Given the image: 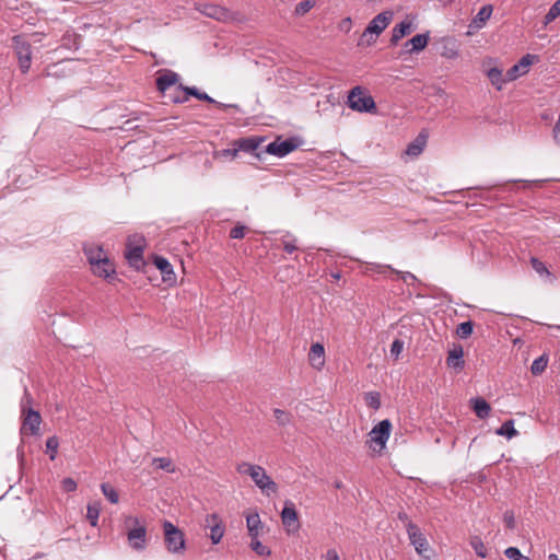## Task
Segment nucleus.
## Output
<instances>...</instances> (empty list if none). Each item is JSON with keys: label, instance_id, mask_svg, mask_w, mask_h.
I'll return each instance as SVG.
<instances>
[{"label": "nucleus", "instance_id": "1", "mask_svg": "<svg viewBox=\"0 0 560 560\" xmlns=\"http://www.w3.org/2000/svg\"><path fill=\"white\" fill-rule=\"evenodd\" d=\"M127 539L129 546L136 551H143L147 548V528L137 516L125 518Z\"/></svg>", "mask_w": 560, "mask_h": 560}, {"label": "nucleus", "instance_id": "2", "mask_svg": "<svg viewBox=\"0 0 560 560\" xmlns=\"http://www.w3.org/2000/svg\"><path fill=\"white\" fill-rule=\"evenodd\" d=\"M144 240L140 235H130L127 240L125 257L128 264L136 270H141L145 266L143 258Z\"/></svg>", "mask_w": 560, "mask_h": 560}, {"label": "nucleus", "instance_id": "3", "mask_svg": "<svg viewBox=\"0 0 560 560\" xmlns=\"http://www.w3.org/2000/svg\"><path fill=\"white\" fill-rule=\"evenodd\" d=\"M32 397L25 390L24 400L22 401V412H23V423L21 427V434H31V435H38L39 434V425L42 423V416L38 411L28 408L25 409V402L31 404Z\"/></svg>", "mask_w": 560, "mask_h": 560}, {"label": "nucleus", "instance_id": "4", "mask_svg": "<svg viewBox=\"0 0 560 560\" xmlns=\"http://www.w3.org/2000/svg\"><path fill=\"white\" fill-rule=\"evenodd\" d=\"M348 105L351 109L360 113H372L376 109L373 97L365 94L361 86L351 89L348 95Z\"/></svg>", "mask_w": 560, "mask_h": 560}, {"label": "nucleus", "instance_id": "5", "mask_svg": "<svg viewBox=\"0 0 560 560\" xmlns=\"http://www.w3.org/2000/svg\"><path fill=\"white\" fill-rule=\"evenodd\" d=\"M164 542L172 553H182L185 550L184 533L168 521L163 523Z\"/></svg>", "mask_w": 560, "mask_h": 560}, {"label": "nucleus", "instance_id": "6", "mask_svg": "<svg viewBox=\"0 0 560 560\" xmlns=\"http://www.w3.org/2000/svg\"><path fill=\"white\" fill-rule=\"evenodd\" d=\"M12 46L15 56L19 60L20 69L26 73L31 68L32 62V46L22 35H16L12 38Z\"/></svg>", "mask_w": 560, "mask_h": 560}, {"label": "nucleus", "instance_id": "7", "mask_svg": "<svg viewBox=\"0 0 560 560\" xmlns=\"http://www.w3.org/2000/svg\"><path fill=\"white\" fill-rule=\"evenodd\" d=\"M392 18V12L385 11L378 13L364 30L362 39L368 38L366 44L372 45L375 42V38L388 26Z\"/></svg>", "mask_w": 560, "mask_h": 560}, {"label": "nucleus", "instance_id": "8", "mask_svg": "<svg viewBox=\"0 0 560 560\" xmlns=\"http://www.w3.org/2000/svg\"><path fill=\"white\" fill-rule=\"evenodd\" d=\"M392 423L388 419L380 421L369 433L370 447L374 452H381L385 448L386 442L389 439Z\"/></svg>", "mask_w": 560, "mask_h": 560}, {"label": "nucleus", "instance_id": "9", "mask_svg": "<svg viewBox=\"0 0 560 560\" xmlns=\"http://www.w3.org/2000/svg\"><path fill=\"white\" fill-rule=\"evenodd\" d=\"M300 142L295 138H289L285 140H277L270 142L266 145L264 152L276 155L278 158H283L294 151L299 147Z\"/></svg>", "mask_w": 560, "mask_h": 560}, {"label": "nucleus", "instance_id": "10", "mask_svg": "<svg viewBox=\"0 0 560 560\" xmlns=\"http://www.w3.org/2000/svg\"><path fill=\"white\" fill-rule=\"evenodd\" d=\"M252 480L266 495L278 491V485L267 475L265 468L261 466L253 474Z\"/></svg>", "mask_w": 560, "mask_h": 560}, {"label": "nucleus", "instance_id": "11", "mask_svg": "<svg viewBox=\"0 0 560 560\" xmlns=\"http://www.w3.org/2000/svg\"><path fill=\"white\" fill-rule=\"evenodd\" d=\"M281 521L289 534L295 533L300 528L298 512L291 501H287L281 512Z\"/></svg>", "mask_w": 560, "mask_h": 560}, {"label": "nucleus", "instance_id": "12", "mask_svg": "<svg viewBox=\"0 0 560 560\" xmlns=\"http://www.w3.org/2000/svg\"><path fill=\"white\" fill-rule=\"evenodd\" d=\"M179 75L168 69L161 70L158 72V78L155 80L156 89L160 93L165 95L166 91L172 86H176L179 84Z\"/></svg>", "mask_w": 560, "mask_h": 560}, {"label": "nucleus", "instance_id": "13", "mask_svg": "<svg viewBox=\"0 0 560 560\" xmlns=\"http://www.w3.org/2000/svg\"><path fill=\"white\" fill-rule=\"evenodd\" d=\"M407 533L411 545L419 555L428 550V540L416 524L408 522Z\"/></svg>", "mask_w": 560, "mask_h": 560}, {"label": "nucleus", "instance_id": "14", "mask_svg": "<svg viewBox=\"0 0 560 560\" xmlns=\"http://www.w3.org/2000/svg\"><path fill=\"white\" fill-rule=\"evenodd\" d=\"M535 59H537V57L530 54L523 56L517 63L506 71V81H514L518 77L527 73L529 66L533 65Z\"/></svg>", "mask_w": 560, "mask_h": 560}, {"label": "nucleus", "instance_id": "15", "mask_svg": "<svg viewBox=\"0 0 560 560\" xmlns=\"http://www.w3.org/2000/svg\"><path fill=\"white\" fill-rule=\"evenodd\" d=\"M200 91L196 86H184L183 84H178L175 88L174 93L170 94V98L173 103H185L188 101L189 96H194L198 98Z\"/></svg>", "mask_w": 560, "mask_h": 560}, {"label": "nucleus", "instance_id": "16", "mask_svg": "<svg viewBox=\"0 0 560 560\" xmlns=\"http://www.w3.org/2000/svg\"><path fill=\"white\" fill-rule=\"evenodd\" d=\"M308 361L311 365L316 369L320 370L325 364V349L322 343H313L311 346L310 352H308Z\"/></svg>", "mask_w": 560, "mask_h": 560}, {"label": "nucleus", "instance_id": "17", "mask_svg": "<svg viewBox=\"0 0 560 560\" xmlns=\"http://www.w3.org/2000/svg\"><path fill=\"white\" fill-rule=\"evenodd\" d=\"M91 269L95 276L103 278H109L116 273L114 264L108 259V257L103 258L102 261L92 265Z\"/></svg>", "mask_w": 560, "mask_h": 560}, {"label": "nucleus", "instance_id": "18", "mask_svg": "<svg viewBox=\"0 0 560 560\" xmlns=\"http://www.w3.org/2000/svg\"><path fill=\"white\" fill-rule=\"evenodd\" d=\"M413 25L411 21L404 20L397 24L392 32L390 44L396 45L404 36L411 33Z\"/></svg>", "mask_w": 560, "mask_h": 560}, {"label": "nucleus", "instance_id": "19", "mask_svg": "<svg viewBox=\"0 0 560 560\" xmlns=\"http://www.w3.org/2000/svg\"><path fill=\"white\" fill-rule=\"evenodd\" d=\"M264 140L257 137L243 138L234 142V145H237L240 151H244L247 153H256L260 143Z\"/></svg>", "mask_w": 560, "mask_h": 560}, {"label": "nucleus", "instance_id": "20", "mask_svg": "<svg viewBox=\"0 0 560 560\" xmlns=\"http://www.w3.org/2000/svg\"><path fill=\"white\" fill-rule=\"evenodd\" d=\"M154 265L162 272L164 281L175 280L173 267L166 258L162 256H155Z\"/></svg>", "mask_w": 560, "mask_h": 560}, {"label": "nucleus", "instance_id": "21", "mask_svg": "<svg viewBox=\"0 0 560 560\" xmlns=\"http://www.w3.org/2000/svg\"><path fill=\"white\" fill-rule=\"evenodd\" d=\"M246 525H247L249 537L258 538V536L260 534V529L262 527V523H261L260 516L257 512L246 515Z\"/></svg>", "mask_w": 560, "mask_h": 560}, {"label": "nucleus", "instance_id": "22", "mask_svg": "<svg viewBox=\"0 0 560 560\" xmlns=\"http://www.w3.org/2000/svg\"><path fill=\"white\" fill-rule=\"evenodd\" d=\"M201 12L205 15L218 21L225 20L229 16V11L218 4H205Z\"/></svg>", "mask_w": 560, "mask_h": 560}, {"label": "nucleus", "instance_id": "23", "mask_svg": "<svg viewBox=\"0 0 560 560\" xmlns=\"http://www.w3.org/2000/svg\"><path fill=\"white\" fill-rule=\"evenodd\" d=\"M446 363L450 368L463 369L464 368V350L460 346L455 347L448 352Z\"/></svg>", "mask_w": 560, "mask_h": 560}, {"label": "nucleus", "instance_id": "24", "mask_svg": "<svg viewBox=\"0 0 560 560\" xmlns=\"http://www.w3.org/2000/svg\"><path fill=\"white\" fill-rule=\"evenodd\" d=\"M470 402L476 416L479 419H486L490 415L491 407L483 398H472Z\"/></svg>", "mask_w": 560, "mask_h": 560}, {"label": "nucleus", "instance_id": "25", "mask_svg": "<svg viewBox=\"0 0 560 560\" xmlns=\"http://www.w3.org/2000/svg\"><path fill=\"white\" fill-rule=\"evenodd\" d=\"M84 254L91 266L107 257L103 248L100 246H86L84 247Z\"/></svg>", "mask_w": 560, "mask_h": 560}, {"label": "nucleus", "instance_id": "26", "mask_svg": "<svg viewBox=\"0 0 560 560\" xmlns=\"http://www.w3.org/2000/svg\"><path fill=\"white\" fill-rule=\"evenodd\" d=\"M428 42H429L428 34H417L411 39L406 42L405 46L408 47L409 45H411V48L408 49L409 52L421 51L427 47Z\"/></svg>", "mask_w": 560, "mask_h": 560}, {"label": "nucleus", "instance_id": "27", "mask_svg": "<svg viewBox=\"0 0 560 560\" xmlns=\"http://www.w3.org/2000/svg\"><path fill=\"white\" fill-rule=\"evenodd\" d=\"M493 8L491 4H486L480 8L479 12L472 20L476 28H481L486 24V22L490 19L492 14Z\"/></svg>", "mask_w": 560, "mask_h": 560}, {"label": "nucleus", "instance_id": "28", "mask_svg": "<svg viewBox=\"0 0 560 560\" xmlns=\"http://www.w3.org/2000/svg\"><path fill=\"white\" fill-rule=\"evenodd\" d=\"M495 434L505 436L508 440H511L512 438L516 436L518 432L514 428V421L506 420L499 429H497Z\"/></svg>", "mask_w": 560, "mask_h": 560}, {"label": "nucleus", "instance_id": "29", "mask_svg": "<svg viewBox=\"0 0 560 560\" xmlns=\"http://www.w3.org/2000/svg\"><path fill=\"white\" fill-rule=\"evenodd\" d=\"M487 75L490 80V82L498 89V90H501L502 89V84L508 82L506 81V75L503 78L502 77V71L498 68H491L488 70L487 72Z\"/></svg>", "mask_w": 560, "mask_h": 560}, {"label": "nucleus", "instance_id": "30", "mask_svg": "<svg viewBox=\"0 0 560 560\" xmlns=\"http://www.w3.org/2000/svg\"><path fill=\"white\" fill-rule=\"evenodd\" d=\"M100 512L101 504L98 502L88 504L86 518L89 520L90 524L94 527L97 525Z\"/></svg>", "mask_w": 560, "mask_h": 560}, {"label": "nucleus", "instance_id": "31", "mask_svg": "<svg viewBox=\"0 0 560 560\" xmlns=\"http://www.w3.org/2000/svg\"><path fill=\"white\" fill-rule=\"evenodd\" d=\"M548 355L541 354L539 358L535 359L530 366V372L533 375H540L548 365Z\"/></svg>", "mask_w": 560, "mask_h": 560}, {"label": "nucleus", "instance_id": "32", "mask_svg": "<svg viewBox=\"0 0 560 560\" xmlns=\"http://www.w3.org/2000/svg\"><path fill=\"white\" fill-rule=\"evenodd\" d=\"M101 490L104 497L113 504L118 503L119 501V494L116 491L114 487H112L109 483L104 482L101 485Z\"/></svg>", "mask_w": 560, "mask_h": 560}, {"label": "nucleus", "instance_id": "33", "mask_svg": "<svg viewBox=\"0 0 560 560\" xmlns=\"http://www.w3.org/2000/svg\"><path fill=\"white\" fill-rule=\"evenodd\" d=\"M424 144H425L424 138L418 137L413 142H411L408 145L406 153L408 155L417 156L422 152Z\"/></svg>", "mask_w": 560, "mask_h": 560}, {"label": "nucleus", "instance_id": "34", "mask_svg": "<svg viewBox=\"0 0 560 560\" xmlns=\"http://www.w3.org/2000/svg\"><path fill=\"white\" fill-rule=\"evenodd\" d=\"M210 528V539L213 545H217L221 541L223 535H224V526L223 523H215Z\"/></svg>", "mask_w": 560, "mask_h": 560}, {"label": "nucleus", "instance_id": "35", "mask_svg": "<svg viewBox=\"0 0 560 560\" xmlns=\"http://www.w3.org/2000/svg\"><path fill=\"white\" fill-rule=\"evenodd\" d=\"M560 16V0H557L544 18V24L548 25Z\"/></svg>", "mask_w": 560, "mask_h": 560}, {"label": "nucleus", "instance_id": "36", "mask_svg": "<svg viewBox=\"0 0 560 560\" xmlns=\"http://www.w3.org/2000/svg\"><path fill=\"white\" fill-rule=\"evenodd\" d=\"M386 270H393V267L389 265H382L377 262H366L365 267L363 269L364 273L369 272H376V273H384Z\"/></svg>", "mask_w": 560, "mask_h": 560}, {"label": "nucleus", "instance_id": "37", "mask_svg": "<svg viewBox=\"0 0 560 560\" xmlns=\"http://www.w3.org/2000/svg\"><path fill=\"white\" fill-rule=\"evenodd\" d=\"M474 324L471 320L463 322L458 325L456 334L459 338L466 339L472 334Z\"/></svg>", "mask_w": 560, "mask_h": 560}, {"label": "nucleus", "instance_id": "38", "mask_svg": "<svg viewBox=\"0 0 560 560\" xmlns=\"http://www.w3.org/2000/svg\"><path fill=\"white\" fill-rule=\"evenodd\" d=\"M153 465H155L156 468L163 469L168 472H174L175 468L172 464V460L167 457H155L153 458Z\"/></svg>", "mask_w": 560, "mask_h": 560}, {"label": "nucleus", "instance_id": "39", "mask_svg": "<svg viewBox=\"0 0 560 560\" xmlns=\"http://www.w3.org/2000/svg\"><path fill=\"white\" fill-rule=\"evenodd\" d=\"M470 546L479 557H487V549L480 537L474 536L470 539Z\"/></svg>", "mask_w": 560, "mask_h": 560}, {"label": "nucleus", "instance_id": "40", "mask_svg": "<svg viewBox=\"0 0 560 560\" xmlns=\"http://www.w3.org/2000/svg\"><path fill=\"white\" fill-rule=\"evenodd\" d=\"M273 417L277 423L281 427H284L291 422V415L288 411L279 408L273 409Z\"/></svg>", "mask_w": 560, "mask_h": 560}, {"label": "nucleus", "instance_id": "41", "mask_svg": "<svg viewBox=\"0 0 560 560\" xmlns=\"http://www.w3.org/2000/svg\"><path fill=\"white\" fill-rule=\"evenodd\" d=\"M58 446H59V440L56 435L49 436L47 439L46 448L50 453L49 458L51 460H54L56 458Z\"/></svg>", "mask_w": 560, "mask_h": 560}, {"label": "nucleus", "instance_id": "42", "mask_svg": "<svg viewBox=\"0 0 560 560\" xmlns=\"http://www.w3.org/2000/svg\"><path fill=\"white\" fill-rule=\"evenodd\" d=\"M258 468H259V465H254V464L246 463V462L240 463L236 466V470H237L238 474H241V475H248L250 478H252L253 474H255V471Z\"/></svg>", "mask_w": 560, "mask_h": 560}, {"label": "nucleus", "instance_id": "43", "mask_svg": "<svg viewBox=\"0 0 560 560\" xmlns=\"http://www.w3.org/2000/svg\"><path fill=\"white\" fill-rule=\"evenodd\" d=\"M250 548L258 555V556H270L271 551L268 547L261 544V541L258 540V538H250Z\"/></svg>", "mask_w": 560, "mask_h": 560}, {"label": "nucleus", "instance_id": "44", "mask_svg": "<svg viewBox=\"0 0 560 560\" xmlns=\"http://www.w3.org/2000/svg\"><path fill=\"white\" fill-rule=\"evenodd\" d=\"M530 265L533 267V269L540 276H547V277H550V272L549 270L547 269L546 265L540 261L538 258L536 257H532L530 258Z\"/></svg>", "mask_w": 560, "mask_h": 560}, {"label": "nucleus", "instance_id": "45", "mask_svg": "<svg viewBox=\"0 0 560 560\" xmlns=\"http://www.w3.org/2000/svg\"><path fill=\"white\" fill-rule=\"evenodd\" d=\"M315 7V0H303L295 7V14L304 15Z\"/></svg>", "mask_w": 560, "mask_h": 560}, {"label": "nucleus", "instance_id": "46", "mask_svg": "<svg viewBox=\"0 0 560 560\" xmlns=\"http://www.w3.org/2000/svg\"><path fill=\"white\" fill-rule=\"evenodd\" d=\"M365 402L369 407L373 409H378L381 407V400L378 393L370 392L365 395Z\"/></svg>", "mask_w": 560, "mask_h": 560}, {"label": "nucleus", "instance_id": "47", "mask_svg": "<svg viewBox=\"0 0 560 560\" xmlns=\"http://www.w3.org/2000/svg\"><path fill=\"white\" fill-rule=\"evenodd\" d=\"M504 555L506 558L511 560H529L528 557H525L521 553L520 549L516 547H509L505 549Z\"/></svg>", "mask_w": 560, "mask_h": 560}, {"label": "nucleus", "instance_id": "48", "mask_svg": "<svg viewBox=\"0 0 560 560\" xmlns=\"http://www.w3.org/2000/svg\"><path fill=\"white\" fill-rule=\"evenodd\" d=\"M404 349V341L400 339H395L390 346V355L395 359H398L399 354Z\"/></svg>", "mask_w": 560, "mask_h": 560}, {"label": "nucleus", "instance_id": "49", "mask_svg": "<svg viewBox=\"0 0 560 560\" xmlns=\"http://www.w3.org/2000/svg\"><path fill=\"white\" fill-rule=\"evenodd\" d=\"M62 489L67 492H73L77 490V481L70 477L65 478L61 481Z\"/></svg>", "mask_w": 560, "mask_h": 560}, {"label": "nucleus", "instance_id": "50", "mask_svg": "<svg viewBox=\"0 0 560 560\" xmlns=\"http://www.w3.org/2000/svg\"><path fill=\"white\" fill-rule=\"evenodd\" d=\"M503 522L508 528L513 529L515 527L514 513L512 511H505L503 514Z\"/></svg>", "mask_w": 560, "mask_h": 560}, {"label": "nucleus", "instance_id": "51", "mask_svg": "<svg viewBox=\"0 0 560 560\" xmlns=\"http://www.w3.org/2000/svg\"><path fill=\"white\" fill-rule=\"evenodd\" d=\"M245 226L244 225H235L231 232H230V236L234 240H240V238H243L244 235H245Z\"/></svg>", "mask_w": 560, "mask_h": 560}, {"label": "nucleus", "instance_id": "52", "mask_svg": "<svg viewBox=\"0 0 560 560\" xmlns=\"http://www.w3.org/2000/svg\"><path fill=\"white\" fill-rule=\"evenodd\" d=\"M238 151H240L238 147L235 145L233 149H223L218 154L221 158L234 159L237 155Z\"/></svg>", "mask_w": 560, "mask_h": 560}, {"label": "nucleus", "instance_id": "53", "mask_svg": "<svg viewBox=\"0 0 560 560\" xmlns=\"http://www.w3.org/2000/svg\"><path fill=\"white\" fill-rule=\"evenodd\" d=\"M393 272L397 273L401 280L406 283H408L409 281H416L417 278L413 273L409 272V271H399V270H396L393 268L392 270Z\"/></svg>", "mask_w": 560, "mask_h": 560}, {"label": "nucleus", "instance_id": "54", "mask_svg": "<svg viewBox=\"0 0 560 560\" xmlns=\"http://www.w3.org/2000/svg\"><path fill=\"white\" fill-rule=\"evenodd\" d=\"M205 522L207 527H212L215 523H222L221 518L217 513L207 515Z\"/></svg>", "mask_w": 560, "mask_h": 560}, {"label": "nucleus", "instance_id": "55", "mask_svg": "<svg viewBox=\"0 0 560 560\" xmlns=\"http://www.w3.org/2000/svg\"><path fill=\"white\" fill-rule=\"evenodd\" d=\"M198 100L200 101H205V102H208V103H212V104H215L217 106L219 107H225L224 104L222 103H219L217 102L215 100H213L211 96H209L207 93L205 92H200L199 96H198Z\"/></svg>", "mask_w": 560, "mask_h": 560}, {"label": "nucleus", "instance_id": "56", "mask_svg": "<svg viewBox=\"0 0 560 560\" xmlns=\"http://www.w3.org/2000/svg\"><path fill=\"white\" fill-rule=\"evenodd\" d=\"M282 243H283V249L289 254H291L298 249L295 244H293L292 242L283 241Z\"/></svg>", "mask_w": 560, "mask_h": 560}, {"label": "nucleus", "instance_id": "57", "mask_svg": "<svg viewBox=\"0 0 560 560\" xmlns=\"http://www.w3.org/2000/svg\"><path fill=\"white\" fill-rule=\"evenodd\" d=\"M326 560H339V555L335 549H329L326 552Z\"/></svg>", "mask_w": 560, "mask_h": 560}, {"label": "nucleus", "instance_id": "58", "mask_svg": "<svg viewBox=\"0 0 560 560\" xmlns=\"http://www.w3.org/2000/svg\"><path fill=\"white\" fill-rule=\"evenodd\" d=\"M334 486H335L336 489H341L342 488V482L340 480H337V481H335Z\"/></svg>", "mask_w": 560, "mask_h": 560}, {"label": "nucleus", "instance_id": "59", "mask_svg": "<svg viewBox=\"0 0 560 560\" xmlns=\"http://www.w3.org/2000/svg\"><path fill=\"white\" fill-rule=\"evenodd\" d=\"M548 560H560L556 553H550Z\"/></svg>", "mask_w": 560, "mask_h": 560}, {"label": "nucleus", "instance_id": "60", "mask_svg": "<svg viewBox=\"0 0 560 560\" xmlns=\"http://www.w3.org/2000/svg\"><path fill=\"white\" fill-rule=\"evenodd\" d=\"M398 517L401 520V521H407V515L405 513H399Z\"/></svg>", "mask_w": 560, "mask_h": 560}, {"label": "nucleus", "instance_id": "61", "mask_svg": "<svg viewBox=\"0 0 560 560\" xmlns=\"http://www.w3.org/2000/svg\"><path fill=\"white\" fill-rule=\"evenodd\" d=\"M440 1L443 2L445 5H447V4L453 3L454 0H440Z\"/></svg>", "mask_w": 560, "mask_h": 560}]
</instances>
